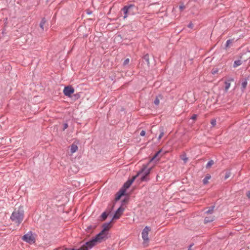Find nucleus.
I'll list each match as a JSON object with an SVG mask.
<instances>
[{
  "label": "nucleus",
  "instance_id": "obj_1",
  "mask_svg": "<svg viewBox=\"0 0 250 250\" xmlns=\"http://www.w3.org/2000/svg\"><path fill=\"white\" fill-rule=\"evenodd\" d=\"M160 153V151H158L155 155L150 160L149 162L147 165H144L143 166L142 169L138 172V174L136 175H142L141 178V181H147L149 180L147 176L150 173L151 170L155 167L157 163L160 160V158L158 156Z\"/></svg>",
  "mask_w": 250,
  "mask_h": 250
},
{
  "label": "nucleus",
  "instance_id": "obj_2",
  "mask_svg": "<svg viewBox=\"0 0 250 250\" xmlns=\"http://www.w3.org/2000/svg\"><path fill=\"white\" fill-rule=\"evenodd\" d=\"M24 216V211L22 207H19L18 208H15L12 213L10 219L13 222L19 225L23 220Z\"/></svg>",
  "mask_w": 250,
  "mask_h": 250
},
{
  "label": "nucleus",
  "instance_id": "obj_3",
  "mask_svg": "<svg viewBox=\"0 0 250 250\" xmlns=\"http://www.w3.org/2000/svg\"><path fill=\"white\" fill-rule=\"evenodd\" d=\"M150 230L151 228L149 227L146 226L142 231V237L144 241V244L145 245V246L148 245V243L149 240L148 235Z\"/></svg>",
  "mask_w": 250,
  "mask_h": 250
},
{
  "label": "nucleus",
  "instance_id": "obj_4",
  "mask_svg": "<svg viewBox=\"0 0 250 250\" xmlns=\"http://www.w3.org/2000/svg\"><path fill=\"white\" fill-rule=\"evenodd\" d=\"M134 6L133 5H130L129 6H125L123 9L122 11L124 13V19L126 18L130 15H133L135 14L133 11Z\"/></svg>",
  "mask_w": 250,
  "mask_h": 250
},
{
  "label": "nucleus",
  "instance_id": "obj_5",
  "mask_svg": "<svg viewBox=\"0 0 250 250\" xmlns=\"http://www.w3.org/2000/svg\"><path fill=\"white\" fill-rule=\"evenodd\" d=\"M22 239L30 244L35 242V238L31 232H28L22 236Z\"/></svg>",
  "mask_w": 250,
  "mask_h": 250
},
{
  "label": "nucleus",
  "instance_id": "obj_6",
  "mask_svg": "<svg viewBox=\"0 0 250 250\" xmlns=\"http://www.w3.org/2000/svg\"><path fill=\"white\" fill-rule=\"evenodd\" d=\"M107 236L106 232H104V231H101L98 234H97L94 238H93L96 242L98 243L101 242L104 240Z\"/></svg>",
  "mask_w": 250,
  "mask_h": 250
},
{
  "label": "nucleus",
  "instance_id": "obj_7",
  "mask_svg": "<svg viewBox=\"0 0 250 250\" xmlns=\"http://www.w3.org/2000/svg\"><path fill=\"white\" fill-rule=\"evenodd\" d=\"M63 92L65 96L70 97L74 92V89L71 86H66L64 87Z\"/></svg>",
  "mask_w": 250,
  "mask_h": 250
},
{
  "label": "nucleus",
  "instance_id": "obj_8",
  "mask_svg": "<svg viewBox=\"0 0 250 250\" xmlns=\"http://www.w3.org/2000/svg\"><path fill=\"white\" fill-rule=\"evenodd\" d=\"M124 208L122 207H120L116 211L112 220L118 219L123 213Z\"/></svg>",
  "mask_w": 250,
  "mask_h": 250
},
{
  "label": "nucleus",
  "instance_id": "obj_9",
  "mask_svg": "<svg viewBox=\"0 0 250 250\" xmlns=\"http://www.w3.org/2000/svg\"><path fill=\"white\" fill-rule=\"evenodd\" d=\"M137 177V176H134L132 177V178L130 180H128L127 182H126L124 185V187L122 189H125V191H126V189H127L132 184V183L134 182L136 178Z\"/></svg>",
  "mask_w": 250,
  "mask_h": 250
},
{
  "label": "nucleus",
  "instance_id": "obj_10",
  "mask_svg": "<svg viewBox=\"0 0 250 250\" xmlns=\"http://www.w3.org/2000/svg\"><path fill=\"white\" fill-rule=\"evenodd\" d=\"M97 243L96 242L95 239L93 238L91 240L86 243L85 245H84L85 247L87 248V249H91L93 246L96 245Z\"/></svg>",
  "mask_w": 250,
  "mask_h": 250
},
{
  "label": "nucleus",
  "instance_id": "obj_11",
  "mask_svg": "<svg viewBox=\"0 0 250 250\" xmlns=\"http://www.w3.org/2000/svg\"><path fill=\"white\" fill-rule=\"evenodd\" d=\"M125 189H121L116 195V197L115 198V200L116 201L119 200L121 197L125 194Z\"/></svg>",
  "mask_w": 250,
  "mask_h": 250
},
{
  "label": "nucleus",
  "instance_id": "obj_12",
  "mask_svg": "<svg viewBox=\"0 0 250 250\" xmlns=\"http://www.w3.org/2000/svg\"><path fill=\"white\" fill-rule=\"evenodd\" d=\"M112 225L111 224V222L108 223H105L103 225V229L102 231H104V232H106L110 228H111Z\"/></svg>",
  "mask_w": 250,
  "mask_h": 250
},
{
  "label": "nucleus",
  "instance_id": "obj_13",
  "mask_svg": "<svg viewBox=\"0 0 250 250\" xmlns=\"http://www.w3.org/2000/svg\"><path fill=\"white\" fill-rule=\"evenodd\" d=\"M233 81V79L229 80L227 81L225 83V90L226 91H227L231 85V82Z\"/></svg>",
  "mask_w": 250,
  "mask_h": 250
},
{
  "label": "nucleus",
  "instance_id": "obj_14",
  "mask_svg": "<svg viewBox=\"0 0 250 250\" xmlns=\"http://www.w3.org/2000/svg\"><path fill=\"white\" fill-rule=\"evenodd\" d=\"M78 149V147L77 145L72 144L70 147V151L72 154L76 152Z\"/></svg>",
  "mask_w": 250,
  "mask_h": 250
},
{
  "label": "nucleus",
  "instance_id": "obj_15",
  "mask_svg": "<svg viewBox=\"0 0 250 250\" xmlns=\"http://www.w3.org/2000/svg\"><path fill=\"white\" fill-rule=\"evenodd\" d=\"M214 219V218L212 216H209L208 217H206L205 219V222L206 223H209L212 222Z\"/></svg>",
  "mask_w": 250,
  "mask_h": 250
},
{
  "label": "nucleus",
  "instance_id": "obj_16",
  "mask_svg": "<svg viewBox=\"0 0 250 250\" xmlns=\"http://www.w3.org/2000/svg\"><path fill=\"white\" fill-rule=\"evenodd\" d=\"M211 176L210 175H207L203 180V183L206 185L208 184V181L210 179Z\"/></svg>",
  "mask_w": 250,
  "mask_h": 250
},
{
  "label": "nucleus",
  "instance_id": "obj_17",
  "mask_svg": "<svg viewBox=\"0 0 250 250\" xmlns=\"http://www.w3.org/2000/svg\"><path fill=\"white\" fill-rule=\"evenodd\" d=\"M242 64V62L241 60H237L235 61L234 62V67H236L239 65H240Z\"/></svg>",
  "mask_w": 250,
  "mask_h": 250
},
{
  "label": "nucleus",
  "instance_id": "obj_18",
  "mask_svg": "<svg viewBox=\"0 0 250 250\" xmlns=\"http://www.w3.org/2000/svg\"><path fill=\"white\" fill-rule=\"evenodd\" d=\"M214 164L213 160L209 161L206 165L207 168H209Z\"/></svg>",
  "mask_w": 250,
  "mask_h": 250
},
{
  "label": "nucleus",
  "instance_id": "obj_19",
  "mask_svg": "<svg viewBox=\"0 0 250 250\" xmlns=\"http://www.w3.org/2000/svg\"><path fill=\"white\" fill-rule=\"evenodd\" d=\"M45 22H46V21H45V19H42V21H41V23H40V27H41V28L42 29H44V28H43V26H44V24H45Z\"/></svg>",
  "mask_w": 250,
  "mask_h": 250
},
{
  "label": "nucleus",
  "instance_id": "obj_20",
  "mask_svg": "<svg viewBox=\"0 0 250 250\" xmlns=\"http://www.w3.org/2000/svg\"><path fill=\"white\" fill-rule=\"evenodd\" d=\"M107 214L105 212H103L101 215V218L103 220H104L107 218Z\"/></svg>",
  "mask_w": 250,
  "mask_h": 250
},
{
  "label": "nucleus",
  "instance_id": "obj_21",
  "mask_svg": "<svg viewBox=\"0 0 250 250\" xmlns=\"http://www.w3.org/2000/svg\"><path fill=\"white\" fill-rule=\"evenodd\" d=\"M164 135V132L163 131V129H161V133L160 134L159 137H158V140H160Z\"/></svg>",
  "mask_w": 250,
  "mask_h": 250
},
{
  "label": "nucleus",
  "instance_id": "obj_22",
  "mask_svg": "<svg viewBox=\"0 0 250 250\" xmlns=\"http://www.w3.org/2000/svg\"><path fill=\"white\" fill-rule=\"evenodd\" d=\"M230 175H231L230 172V171H227L226 173V174H225V179H227L229 178L230 176Z\"/></svg>",
  "mask_w": 250,
  "mask_h": 250
},
{
  "label": "nucleus",
  "instance_id": "obj_23",
  "mask_svg": "<svg viewBox=\"0 0 250 250\" xmlns=\"http://www.w3.org/2000/svg\"><path fill=\"white\" fill-rule=\"evenodd\" d=\"M218 72V69L217 68H213L211 71L212 74H215Z\"/></svg>",
  "mask_w": 250,
  "mask_h": 250
},
{
  "label": "nucleus",
  "instance_id": "obj_24",
  "mask_svg": "<svg viewBox=\"0 0 250 250\" xmlns=\"http://www.w3.org/2000/svg\"><path fill=\"white\" fill-rule=\"evenodd\" d=\"M154 104L157 105H158L160 104V100L158 97H157L155 99L154 101Z\"/></svg>",
  "mask_w": 250,
  "mask_h": 250
},
{
  "label": "nucleus",
  "instance_id": "obj_25",
  "mask_svg": "<svg viewBox=\"0 0 250 250\" xmlns=\"http://www.w3.org/2000/svg\"><path fill=\"white\" fill-rule=\"evenodd\" d=\"M247 85V82L246 81H245L242 83V86L243 88H245Z\"/></svg>",
  "mask_w": 250,
  "mask_h": 250
},
{
  "label": "nucleus",
  "instance_id": "obj_26",
  "mask_svg": "<svg viewBox=\"0 0 250 250\" xmlns=\"http://www.w3.org/2000/svg\"><path fill=\"white\" fill-rule=\"evenodd\" d=\"M213 207H211L210 209H209L208 210L206 211V212L208 214L211 213L213 212Z\"/></svg>",
  "mask_w": 250,
  "mask_h": 250
},
{
  "label": "nucleus",
  "instance_id": "obj_27",
  "mask_svg": "<svg viewBox=\"0 0 250 250\" xmlns=\"http://www.w3.org/2000/svg\"><path fill=\"white\" fill-rule=\"evenodd\" d=\"M213 207H211L210 209H209L208 210L206 211V212L208 214L211 213L213 212Z\"/></svg>",
  "mask_w": 250,
  "mask_h": 250
},
{
  "label": "nucleus",
  "instance_id": "obj_28",
  "mask_svg": "<svg viewBox=\"0 0 250 250\" xmlns=\"http://www.w3.org/2000/svg\"><path fill=\"white\" fill-rule=\"evenodd\" d=\"M210 123L212 126H214L216 125V120L215 119L211 120Z\"/></svg>",
  "mask_w": 250,
  "mask_h": 250
},
{
  "label": "nucleus",
  "instance_id": "obj_29",
  "mask_svg": "<svg viewBox=\"0 0 250 250\" xmlns=\"http://www.w3.org/2000/svg\"><path fill=\"white\" fill-rule=\"evenodd\" d=\"M129 62V59H126L125 60L123 64L124 65H126L128 64Z\"/></svg>",
  "mask_w": 250,
  "mask_h": 250
},
{
  "label": "nucleus",
  "instance_id": "obj_30",
  "mask_svg": "<svg viewBox=\"0 0 250 250\" xmlns=\"http://www.w3.org/2000/svg\"><path fill=\"white\" fill-rule=\"evenodd\" d=\"M231 43V41L230 40H228L227 41V42H226V47H228L230 43Z\"/></svg>",
  "mask_w": 250,
  "mask_h": 250
},
{
  "label": "nucleus",
  "instance_id": "obj_31",
  "mask_svg": "<svg viewBox=\"0 0 250 250\" xmlns=\"http://www.w3.org/2000/svg\"><path fill=\"white\" fill-rule=\"evenodd\" d=\"M146 134V131L145 130H142L140 133V135L142 136H144Z\"/></svg>",
  "mask_w": 250,
  "mask_h": 250
},
{
  "label": "nucleus",
  "instance_id": "obj_32",
  "mask_svg": "<svg viewBox=\"0 0 250 250\" xmlns=\"http://www.w3.org/2000/svg\"><path fill=\"white\" fill-rule=\"evenodd\" d=\"M196 118H197V115H195V114L193 115L191 117V119L194 120H196Z\"/></svg>",
  "mask_w": 250,
  "mask_h": 250
},
{
  "label": "nucleus",
  "instance_id": "obj_33",
  "mask_svg": "<svg viewBox=\"0 0 250 250\" xmlns=\"http://www.w3.org/2000/svg\"><path fill=\"white\" fill-rule=\"evenodd\" d=\"M179 8L181 11H182L185 9V6L184 5H181L180 6Z\"/></svg>",
  "mask_w": 250,
  "mask_h": 250
},
{
  "label": "nucleus",
  "instance_id": "obj_34",
  "mask_svg": "<svg viewBox=\"0 0 250 250\" xmlns=\"http://www.w3.org/2000/svg\"><path fill=\"white\" fill-rule=\"evenodd\" d=\"M182 159L184 161L185 163L187 162V161H188V158H187L186 157H183Z\"/></svg>",
  "mask_w": 250,
  "mask_h": 250
},
{
  "label": "nucleus",
  "instance_id": "obj_35",
  "mask_svg": "<svg viewBox=\"0 0 250 250\" xmlns=\"http://www.w3.org/2000/svg\"><path fill=\"white\" fill-rule=\"evenodd\" d=\"M193 24H192V23H189V24H188V27L189 28H192V27H193Z\"/></svg>",
  "mask_w": 250,
  "mask_h": 250
},
{
  "label": "nucleus",
  "instance_id": "obj_36",
  "mask_svg": "<svg viewBox=\"0 0 250 250\" xmlns=\"http://www.w3.org/2000/svg\"><path fill=\"white\" fill-rule=\"evenodd\" d=\"M247 195L249 198H250V191L248 192Z\"/></svg>",
  "mask_w": 250,
  "mask_h": 250
},
{
  "label": "nucleus",
  "instance_id": "obj_37",
  "mask_svg": "<svg viewBox=\"0 0 250 250\" xmlns=\"http://www.w3.org/2000/svg\"><path fill=\"white\" fill-rule=\"evenodd\" d=\"M68 127V125L67 124H64V129L67 128Z\"/></svg>",
  "mask_w": 250,
  "mask_h": 250
},
{
  "label": "nucleus",
  "instance_id": "obj_38",
  "mask_svg": "<svg viewBox=\"0 0 250 250\" xmlns=\"http://www.w3.org/2000/svg\"><path fill=\"white\" fill-rule=\"evenodd\" d=\"M145 57H146V58H148V55H146V56H145Z\"/></svg>",
  "mask_w": 250,
  "mask_h": 250
}]
</instances>
